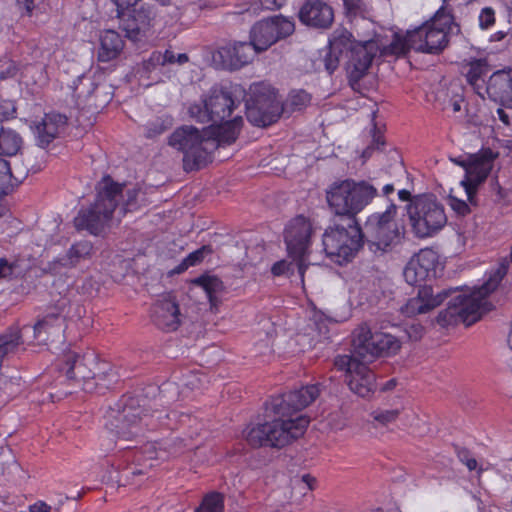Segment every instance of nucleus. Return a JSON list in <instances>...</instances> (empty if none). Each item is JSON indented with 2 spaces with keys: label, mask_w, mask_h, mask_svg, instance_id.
Instances as JSON below:
<instances>
[{
  "label": "nucleus",
  "mask_w": 512,
  "mask_h": 512,
  "mask_svg": "<svg viewBox=\"0 0 512 512\" xmlns=\"http://www.w3.org/2000/svg\"><path fill=\"white\" fill-rule=\"evenodd\" d=\"M151 316L154 324L163 331H175L181 324L179 305L170 293L163 295L152 306Z\"/></svg>",
  "instance_id": "obj_22"
},
{
  "label": "nucleus",
  "mask_w": 512,
  "mask_h": 512,
  "mask_svg": "<svg viewBox=\"0 0 512 512\" xmlns=\"http://www.w3.org/2000/svg\"><path fill=\"white\" fill-rule=\"evenodd\" d=\"M129 407H130V417H137L139 419H142V415L146 416V409H141L139 412H137V409L134 408L133 406V403H132V399L130 398V404H129Z\"/></svg>",
  "instance_id": "obj_56"
},
{
  "label": "nucleus",
  "mask_w": 512,
  "mask_h": 512,
  "mask_svg": "<svg viewBox=\"0 0 512 512\" xmlns=\"http://www.w3.org/2000/svg\"><path fill=\"white\" fill-rule=\"evenodd\" d=\"M194 285L201 287L211 305L218 302V295L223 290V282L216 276L202 275L192 281Z\"/></svg>",
  "instance_id": "obj_37"
},
{
  "label": "nucleus",
  "mask_w": 512,
  "mask_h": 512,
  "mask_svg": "<svg viewBox=\"0 0 512 512\" xmlns=\"http://www.w3.org/2000/svg\"><path fill=\"white\" fill-rule=\"evenodd\" d=\"M448 203L453 211H455L458 215H466L469 213L470 209L466 201L461 200L455 196H449Z\"/></svg>",
  "instance_id": "obj_48"
},
{
  "label": "nucleus",
  "mask_w": 512,
  "mask_h": 512,
  "mask_svg": "<svg viewBox=\"0 0 512 512\" xmlns=\"http://www.w3.org/2000/svg\"><path fill=\"white\" fill-rule=\"evenodd\" d=\"M377 195V188L366 180L344 179L327 188L326 201L333 214L352 221Z\"/></svg>",
  "instance_id": "obj_5"
},
{
  "label": "nucleus",
  "mask_w": 512,
  "mask_h": 512,
  "mask_svg": "<svg viewBox=\"0 0 512 512\" xmlns=\"http://www.w3.org/2000/svg\"><path fill=\"white\" fill-rule=\"evenodd\" d=\"M479 26L482 29H489L495 22L494 10L490 7H485L479 14Z\"/></svg>",
  "instance_id": "obj_47"
},
{
  "label": "nucleus",
  "mask_w": 512,
  "mask_h": 512,
  "mask_svg": "<svg viewBox=\"0 0 512 512\" xmlns=\"http://www.w3.org/2000/svg\"><path fill=\"white\" fill-rule=\"evenodd\" d=\"M354 355L363 361H370L380 356L395 354L401 347V343L390 333L375 331L363 324L354 333Z\"/></svg>",
  "instance_id": "obj_12"
},
{
  "label": "nucleus",
  "mask_w": 512,
  "mask_h": 512,
  "mask_svg": "<svg viewBox=\"0 0 512 512\" xmlns=\"http://www.w3.org/2000/svg\"><path fill=\"white\" fill-rule=\"evenodd\" d=\"M23 141L21 136L10 128H0V155L1 156H14L21 147Z\"/></svg>",
  "instance_id": "obj_35"
},
{
  "label": "nucleus",
  "mask_w": 512,
  "mask_h": 512,
  "mask_svg": "<svg viewBox=\"0 0 512 512\" xmlns=\"http://www.w3.org/2000/svg\"><path fill=\"white\" fill-rule=\"evenodd\" d=\"M374 133H373V141H372V146L379 149L380 147H382L384 145V139H383V136L376 132V126L374 125Z\"/></svg>",
  "instance_id": "obj_55"
},
{
  "label": "nucleus",
  "mask_w": 512,
  "mask_h": 512,
  "mask_svg": "<svg viewBox=\"0 0 512 512\" xmlns=\"http://www.w3.org/2000/svg\"><path fill=\"white\" fill-rule=\"evenodd\" d=\"M452 27V15L440 8L432 19L409 31L412 49L422 53H439L447 46Z\"/></svg>",
  "instance_id": "obj_11"
},
{
  "label": "nucleus",
  "mask_w": 512,
  "mask_h": 512,
  "mask_svg": "<svg viewBox=\"0 0 512 512\" xmlns=\"http://www.w3.org/2000/svg\"><path fill=\"white\" fill-rule=\"evenodd\" d=\"M439 262L438 253L432 248H424L415 253L403 270L405 281L412 286H422L421 283L436 277Z\"/></svg>",
  "instance_id": "obj_19"
},
{
  "label": "nucleus",
  "mask_w": 512,
  "mask_h": 512,
  "mask_svg": "<svg viewBox=\"0 0 512 512\" xmlns=\"http://www.w3.org/2000/svg\"><path fill=\"white\" fill-rule=\"evenodd\" d=\"M78 84L74 82V93L77 97L90 98L94 92L98 91V85L89 77L80 76L77 79Z\"/></svg>",
  "instance_id": "obj_39"
},
{
  "label": "nucleus",
  "mask_w": 512,
  "mask_h": 512,
  "mask_svg": "<svg viewBox=\"0 0 512 512\" xmlns=\"http://www.w3.org/2000/svg\"><path fill=\"white\" fill-rule=\"evenodd\" d=\"M189 61L186 53H174L171 49H166L164 52L154 51L151 53L149 59L144 63L146 70L150 71L158 66L166 65H183Z\"/></svg>",
  "instance_id": "obj_31"
},
{
  "label": "nucleus",
  "mask_w": 512,
  "mask_h": 512,
  "mask_svg": "<svg viewBox=\"0 0 512 512\" xmlns=\"http://www.w3.org/2000/svg\"><path fill=\"white\" fill-rule=\"evenodd\" d=\"M412 328H413V329L415 330V332H417V333H421V331H422V329H423L421 326H412Z\"/></svg>",
  "instance_id": "obj_64"
},
{
  "label": "nucleus",
  "mask_w": 512,
  "mask_h": 512,
  "mask_svg": "<svg viewBox=\"0 0 512 512\" xmlns=\"http://www.w3.org/2000/svg\"><path fill=\"white\" fill-rule=\"evenodd\" d=\"M412 232L417 238L433 237L447 223L443 205L432 195H418L406 206Z\"/></svg>",
  "instance_id": "obj_10"
},
{
  "label": "nucleus",
  "mask_w": 512,
  "mask_h": 512,
  "mask_svg": "<svg viewBox=\"0 0 512 512\" xmlns=\"http://www.w3.org/2000/svg\"><path fill=\"white\" fill-rule=\"evenodd\" d=\"M224 511V497L219 492H210L206 494L200 505L194 512H223Z\"/></svg>",
  "instance_id": "obj_38"
},
{
  "label": "nucleus",
  "mask_w": 512,
  "mask_h": 512,
  "mask_svg": "<svg viewBox=\"0 0 512 512\" xmlns=\"http://www.w3.org/2000/svg\"><path fill=\"white\" fill-rule=\"evenodd\" d=\"M225 0H199V6L203 7H216L222 4Z\"/></svg>",
  "instance_id": "obj_58"
},
{
  "label": "nucleus",
  "mask_w": 512,
  "mask_h": 512,
  "mask_svg": "<svg viewBox=\"0 0 512 512\" xmlns=\"http://www.w3.org/2000/svg\"><path fill=\"white\" fill-rule=\"evenodd\" d=\"M62 328V319L59 314H47L34 325V337L40 343H45L49 340L50 335L55 332H60Z\"/></svg>",
  "instance_id": "obj_32"
},
{
  "label": "nucleus",
  "mask_w": 512,
  "mask_h": 512,
  "mask_svg": "<svg viewBox=\"0 0 512 512\" xmlns=\"http://www.w3.org/2000/svg\"><path fill=\"white\" fill-rule=\"evenodd\" d=\"M254 99L246 102V116L250 123L265 127L276 122L281 114V106L268 86L263 83L251 86Z\"/></svg>",
  "instance_id": "obj_15"
},
{
  "label": "nucleus",
  "mask_w": 512,
  "mask_h": 512,
  "mask_svg": "<svg viewBox=\"0 0 512 512\" xmlns=\"http://www.w3.org/2000/svg\"><path fill=\"white\" fill-rule=\"evenodd\" d=\"M378 51L379 45L376 40L356 42L350 37L345 53L348 57L346 71L352 88H355L359 80L367 74Z\"/></svg>",
  "instance_id": "obj_17"
},
{
  "label": "nucleus",
  "mask_w": 512,
  "mask_h": 512,
  "mask_svg": "<svg viewBox=\"0 0 512 512\" xmlns=\"http://www.w3.org/2000/svg\"><path fill=\"white\" fill-rule=\"evenodd\" d=\"M41 1L42 0H17V5L20 9L25 10L27 14H30Z\"/></svg>",
  "instance_id": "obj_51"
},
{
  "label": "nucleus",
  "mask_w": 512,
  "mask_h": 512,
  "mask_svg": "<svg viewBox=\"0 0 512 512\" xmlns=\"http://www.w3.org/2000/svg\"><path fill=\"white\" fill-rule=\"evenodd\" d=\"M259 53L249 42H234L221 46L214 54L219 59L223 69L238 70L250 63L255 55Z\"/></svg>",
  "instance_id": "obj_21"
},
{
  "label": "nucleus",
  "mask_w": 512,
  "mask_h": 512,
  "mask_svg": "<svg viewBox=\"0 0 512 512\" xmlns=\"http://www.w3.org/2000/svg\"><path fill=\"white\" fill-rule=\"evenodd\" d=\"M117 6L118 14H124V10L128 8V0H112Z\"/></svg>",
  "instance_id": "obj_59"
},
{
  "label": "nucleus",
  "mask_w": 512,
  "mask_h": 512,
  "mask_svg": "<svg viewBox=\"0 0 512 512\" xmlns=\"http://www.w3.org/2000/svg\"><path fill=\"white\" fill-rule=\"evenodd\" d=\"M239 104L240 102L233 97L232 91L228 88L213 86L199 102L189 105L188 114L199 123L218 126L234 119L229 118Z\"/></svg>",
  "instance_id": "obj_9"
},
{
  "label": "nucleus",
  "mask_w": 512,
  "mask_h": 512,
  "mask_svg": "<svg viewBox=\"0 0 512 512\" xmlns=\"http://www.w3.org/2000/svg\"><path fill=\"white\" fill-rule=\"evenodd\" d=\"M13 273V265L5 258H0V278H7Z\"/></svg>",
  "instance_id": "obj_52"
},
{
  "label": "nucleus",
  "mask_w": 512,
  "mask_h": 512,
  "mask_svg": "<svg viewBox=\"0 0 512 512\" xmlns=\"http://www.w3.org/2000/svg\"><path fill=\"white\" fill-rule=\"evenodd\" d=\"M396 384H397L396 379L392 378V379L388 380L387 382H385L380 387V390L383 391V392L390 391V390L395 388Z\"/></svg>",
  "instance_id": "obj_60"
},
{
  "label": "nucleus",
  "mask_w": 512,
  "mask_h": 512,
  "mask_svg": "<svg viewBox=\"0 0 512 512\" xmlns=\"http://www.w3.org/2000/svg\"><path fill=\"white\" fill-rule=\"evenodd\" d=\"M394 191V186L393 184H386L383 186L382 188V192L384 195H389L390 193H392Z\"/></svg>",
  "instance_id": "obj_61"
},
{
  "label": "nucleus",
  "mask_w": 512,
  "mask_h": 512,
  "mask_svg": "<svg viewBox=\"0 0 512 512\" xmlns=\"http://www.w3.org/2000/svg\"><path fill=\"white\" fill-rule=\"evenodd\" d=\"M294 30L293 18L276 15L253 25L250 31V42L258 52H262L277 41L290 36Z\"/></svg>",
  "instance_id": "obj_16"
},
{
  "label": "nucleus",
  "mask_w": 512,
  "mask_h": 512,
  "mask_svg": "<svg viewBox=\"0 0 512 512\" xmlns=\"http://www.w3.org/2000/svg\"><path fill=\"white\" fill-rule=\"evenodd\" d=\"M318 384L302 386L288 393L273 397L270 401L271 411L278 416L270 422L248 425L243 435L253 447H284L301 437L308 425L305 415H293L309 406L319 396Z\"/></svg>",
  "instance_id": "obj_1"
},
{
  "label": "nucleus",
  "mask_w": 512,
  "mask_h": 512,
  "mask_svg": "<svg viewBox=\"0 0 512 512\" xmlns=\"http://www.w3.org/2000/svg\"><path fill=\"white\" fill-rule=\"evenodd\" d=\"M125 184L115 182L110 176H104L96 186L95 202L88 208L81 209L74 219L78 230H87L93 235H99L122 199Z\"/></svg>",
  "instance_id": "obj_6"
},
{
  "label": "nucleus",
  "mask_w": 512,
  "mask_h": 512,
  "mask_svg": "<svg viewBox=\"0 0 512 512\" xmlns=\"http://www.w3.org/2000/svg\"><path fill=\"white\" fill-rule=\"evenodd\" d=\"M17 66L13 61H7L0 69V80L12 78L17 74Z\"/></svg>",
  "instance_id": "obj_50"
},
{
  "label": "nucleus",
  "mask_w": 512,
  "mask_h": 512,
  "mask_svg": "<svg viewBox=\"0 0 512 512\" xmlns=\"http://www.w3.org/2000/svg\"><path fill=\"white\" fill-rule=\"evenodd\" d=\"M242 125L241 116H235L223 125H209L202 130L184 125L171 134L168 143L183 154L184 170L193 171L207 165L215 149L234 143Z\"/></svg>",
  "instance_id": "obj_2"
},
{
  "label": "nucleus",
  "mask_w": 512,
  "mask_h": 512,
  "mask_svg": "<svg viewBox=\"0 0 512 512\" xmlns=\"http://www.w3.org/2000/svg\"><path fill=\"white\" fill-rule=\"evenodd\" d=\"M486 94L507 108H512V68L495 71L488 79Z\"/></svg>",
  "instance_id": "obj_24"
},
{
  "label": "nucleus",
  "mask_w": 512,
  "mask_h": 512,
  "mask_svg": "<svg viewBox=\"0 0 512 512\" xmlns=\"http://www.w3.org/2000/svg\"><path fill=\"white\" fill-rule=\"evenodd\" d=\"M409 31L407 30L405 35H402L398 32L393 33V37L391 42L388 45L379 46V51L382 56H403L410 49H412Z\"/></svg>",
  "instance_id": "obj_34"
},
{
  "label": "nucleus",
  "mask_w": 512,
  "mask_h": 512,
  "mask_svg": "<svg viewBox=\"0 0 512 512\" xmlns=\"http://www.w3.org/2000/svg\"><path fill=\"white\" fill-rule=\"evenodd\" d=\"M334 18L332 8L323 1H307L299 11V19L302 23L316 27L327 28Z\"/></svg>",
  "instance_id": "obj_25"
},
{
  "label": "nucleus",
  "mask_w": 512,
  "mask_h": 512,
  "mask_svg": "<svg viewBox=\"0 0 512 512\" xmlns=\"http://www.w3.org/2000/svg\"><path fill=\"white\" fill-rule=\"evenodd\" d=\"M93 246L89 241H79L73 244L66 254L58 259V263L64 267H74L81 260L89 258Z\"/></svg>",
  "instance_id": "obj_33"
},
{
  "label": "nucleus",
  "mask_w": 512,
  "mask_h": 512,
  "mask_svg": "<svg viewBox=\"0 0 512 512\" xmlns=\"http://www.w3.org/2000/svg\"><path fill=\"white\" fill-rule=\"evenodd\" d=\"M285 0H260V5L266 10H275L281 8Z\"/></svg>",
  "instance_id": "obj_53"
},
{
  "label": "nucleus",
  "mask_w": 512,
  "mask_h": 512,
  "mask_svg": "<svg viewBox=\"0 0 512 512\" xmlns=\"http://www.w3.org/2000/svg\"><path fill=\"white\" fill-rule=\"evenodd\" d=\"M346 15L350 19L360 17L365 19L369 13L368 7L363 0H342Z\"/></svg>",
  "instance_id": "obj_40"
},
{
  "label": "nucleus",
  "mask_w": 512,
  "mask_h": 512,
  "mask_svg": "<svg viewBox=\"0 0 512 512\" xmlns=\"http://www.w3.org/2000/svg\"><path fill=\"white\" fill-rule=\"evenodd\" d=\"M210 252L211 249L209 246H202L201 248L191 252L179 265V270H184L197 265L204 259L205 254Z\"/></svg>",
  "instance_id": "obj_42"
},
{
  "label": "nucleus",
  "mask_w": 512,
  "mask_h": 512,
  "mask_svg": "<svg viewBox=\"0 0 512 512\" xmlns=\"http://www.w3.org/2000/svg\"><path fill=\"white\" fill-rule=\"evenodd\" d=\"M510 264H512V244L508 260L503 259L497 266L486 272L480 286H474L457 296L449 307L439 313L437 322L442 326L459 323L470 326L477 322L484 313L493 309L490 296L507 274Z\"/></svg>",
  "instance_id": "obj_3"
},
{
  "label": "nucleus",
  "mask_w": 512,
  "mask_h": 512,
  "mask_svg": "<svg viewBox=\"0 0 512 512\" xmlns=\"http://www.w3.org/2000/svg\"><path fill=\"white\" fill-rule=\"evenodd\" d=\"M489 71V64L484 58L474 59L469 62V69L466 73L467 81L482 98L486 94L485 89L488 82L486 77Z\"/></svg>",
  "instance_id": "obj_29"
},
{
  "label": "nucleus",
  "mask_w": 512,
  "mask_h": 512,
  "mask_svg": "<svg viewBox=\"0 0 512 512\" xmlns=\"http://www.w3.org/2000/svg\"><path fill=\"white\" fill-rule=\"evenodd\" d=\"M464 99L461 96H455L450 100V106L454 113H460L464 106Z\"/></svg>",
  "instance_id": "obj_54"
},
{
  "label": "nucleus",
  "mask_w": 512,
  "mask_h": 512,
  "mask_svg": "<svg viewBox=\"0 0 512 512\" xmlns=\"http://www.w3.org/2000/svg\"><path fill=\"white\" fill-rule=\"evenodd\" d=\"M459 461L463 463L469 471L476 470L478 467L477 460L472 456L471 452L466 448H456Z\"/></svg>",
  "instance_id": "obj_46"
},
{
  "label": "nucleus",
  "mask_w": 512,
  "mask_h": 512,
  "mask_svg": "<svg viewBox=\"0 0 512 512\" xmlns=\"http://www.w3.org/2000/svg\"><path fill=\"white\" fill-rule=\"evenodd\" d=\"M398 415V409L376 410L372 413L373 419L383 425H387L395 421Z\"/></svg>",
  "instance_id": "obj_44"
},
{
  "label": "nucleus",
  "mask_w": 512,
  "mask_h": 512,
  "mask_svg": "<svg viewBox=\"0 0 512 512\" xmlns=\"http://www.w3.org/2000/svg\"><path fill=\"white\" fill-rule=\"evenodd\" d=\"M67 125V117L60 113H47L40 122L34 125V134L38 146L45 148Z\"/></svg>",
  "instance_id": "obj_26"
},
{
  "label": "nucleus",
  "mask_w": 512,
  "mask_h": 512,
  "mask_svg": "<svg viewBox=\"0 0 512 512\" xmlns=\"http://www.w3.org/2000/svg\"><path fill=\"white\" fill-rule=\"evenodd\" d=\"M352 34L346 29H336L329 38V51L324 57V66L332 74L339 65V55H342L350 43Z\"/></svg>",
  "instance_id": "obj_27"
},
{
  "label": "nucleus",
  "mask_w": 512,
  "mask_h": 512,
  "mask_svg": "<svg viewBox=\"0 0 512 512\" xmlns=\"http://www.w3.org/2000/svg\"><path fill=\"white\" fill-rule=\"evenodd\" d=\"M398 198L399 200L401 201H404V202H411L413 201L412 199V195H411V192L407 189H401L398 191Z\"/></svg>",
  "instance_id": "obj_57"
},
{
  "label": "nucleus",
  "mask_w": 512,
  "mask_h": 512,
  "mask_svg": "<svg viewBox=\"0 0 512 512\" xmlns=\"http://www.w3.org/2000/svg\"><path fill=\"white\" fill-rule=\"evenodd\" d=\"M397 209V205L390 202L385 211L367 217L365 228L369 236L368 248L374 254L391 252L401 245L405 231L395 221Z\"/></svg>",
  "instance_id": "obj_8"
},
{
  "label": "nucleus",
  "mask_w": 512,
  "mask_h": 512,
  "mask_svg": "<svg viewBox=\"0 0 512 512\" xmlns=\"http://www.w3.org/2000/svg\"><path fill=\"white\" fill-rule=\"evenodd\" d=\"M139 1H130V44L136 50L146 49L154 37L155 12L146 3L138 4Z\"/></svg>",
  "instance_id": "obj_18"
},
{
  "label": "nucleus",
  "mask_w": 512,
  "mask_h": 512,
  "mask_svg": "<svg viewBox=\"0 0 512 512\" xmlns=\"http://www.w3.org/2000/svg\"><path fill=\"white\" fill-rule=\"evenodd\" d=\"M27 173L20 176L13 175L10 163L0 157V199L9 194L14 185H19L26 177Z\"/></svg>",
  "instance_id": "obj_36"
},
{
  "label": "nucleus",
  "mask_w": 512,
  "mask_h": 512,
  "mask_svg": "<svg viewBox=\"0 0 512 512\" xmlns=\"http://www.w3.org/2000/svg\"><path fill=\"white\" fill-rule=\"evenodd\" d=\"M127 406L128 399L122 397L113 406H110L104 415L105 427L116 436L125 435L128 429Z\"/></svg>",
  "instance_id": "obj_28"
},
{
  "label": "nucleus",
  "mask_w": 512,
  "mask_h": 512,
  "mask_svg": "<svg viewBox=\"0 0 512 512\" xmlns=\"http://www.w3.org/2000/svg\"><path fill=\"white\" fill-rule=\"evenodd\" d=\"M355 355H339L335 358L338 370L345 371L350 390L360 397H369L377 389L374 372Z\"/></svg>",
  "instance_id": "obj_14"
},
{
  "label": "nucleus",
  "mask_w": 512,
  "mask_h": 512,
  "mask_svg": "<svg viewBox=\"0 0 512 512\" xmlns=\"http://www.w3.org/2000/svg\"><path fill=\"white\" fill-rule=\"evenodd\" d=\"M123 47L124 41L117 32L113 30L105 31L100 37L98 60L101 62H108L116 58Z\"/></svg>",
  "instance_id": "obj_30"
},
{
  "label": "nucleus",
  "mask_w": 512,
  "mask_h": 512,
  "mask_svg": "<svg viewBox=\"0 0 512 512\" xmlns=\"http://www.w3.org/2000/svg\"><path fill=\"white\" fill-rule=\"evenodd\" d=\"M201 374L195 372H189L184 376L182 385L190 388L191 390L200 389L202 387Z\"/></svg>",
  "instance_id": "obj_49"
},
{
  "label": "nucleus",
  "mask_w": 512,
  "mask_h": 512,
  "mask_svg": "<svg viewBox=\"0 0 512 512\" xmlns=\"http://www.w3.org/2000/svg\"><path fill=\"white\" fill-rule=\"evenodd\" d=\"M61 371L74 386L88 393H102L117 381V373L110 364L100 361L92 352L79 355L69 351L64 355Z\"/></svg>",
  "instance_id": "obj_4"
},
{
  "label": "nucleus",
  "mask_w": 512,
  "mask_h": 512,
  "mask_svg": "<svg viewBox=\"0 0 512 512\" xmlns=\"http://www.w3.org/2000/svg\"><path fill=\"white\" fill-rule=\"evenodd\" d=\"M316 479L312 477L310 474H304L300 478H295L292 480V490L293 493L298 492L300 497L305 496L309 491H312L315 487ZM299 499H295L298 501Z\"/></svg>",
  "instance_id": "obj_41"
},
{
  "label": "nucleus",
  "mask_w": 512,
  "mask_h": 512,
  "mask_svg": "<svg viewBox=\"0 0 512 512\" xmlns=\"http://www.w3.org/2000/svg\"><path fill=\"white\" fill-rule=\"evenodd\" d=\"M294 265L285 259L275 262L271 267V273L275 277L288 276L293 273Z\"/></svg>",
  "instance_id": "obj_45"
},
{
  "label": "nucleus",
  "mask_w": 512,
  "mask_h": 512,
  "mask_svg": "<svg viewBox=\"0 0 512 512\" xmlns=\"http://www.w3.org/2000/svg\"><path fill=\"white\" fill-rule=\"evenodd\" d=\"M470 289L469 287L465 289L459 290V288L455 289H444L436 294H434L431 286L423 285L419 286V290L416 296L410 298L406 304L401 308V311L404 315L408 317H414L420 314H426L436 307H438L452 292H456L457 295L454 296L449 304L454 302L455 298L459 296L464 291Z\"/></svg>",
  "instance_id": "obj_20"
},
{
  "label": "nucleus",
  "mask_w": 512,
  "mask_h": 512,
  "mask_svg": "<svg viewBox=\"0 0 512 512\" xmlns=\"http://www.w3.org/2000/svg\"><path fill=\"white\" fill-rule=\"evenodd\" d=\"M311 100V96L304 90L292 91L289 95L290 105L294 110H302Z\"/></svg>",
  "instance_id": "obj_43"
},
{
  "label": "nucleus",
  "mask_w": 512,
  "mask_h": 512,
  "mask_svg": "<svg viewBox=\"0 0 512 512\" xmlns=\"http://www.w3.org/2000/svg\"><path fill=\"white\" fill-rule=\"evenodd\" d=\"M312 233L313 227L311 222L302 215L292 218L286 224L283 232L284 242L289 256L298 261L297 268L302 283L304 282V273L307 267L303 263V258L308 253L311 246Z\"/></svg>",
  "instance_id": "obj_13"
},
{
  "label": "nucleus",
  "mask_w": 512,
  "mask_h": 512,
  "mask_svg": "<svg viewBox=\"0 0 512 512\" xmlns=\"http://www.w3.org/2000/svg\"><path fill=\"white\" fill-rule=\"evenodd\" d=\"M323 250L332 262L344 265L352 261L364 245V234L358 220L328 226L322 235Z\"/></svg>",
  "instance_id": "obj_7"
},
{
  "label": "nucleus",
  "mask_w": 512,
  "mask_h": 512,
  "mask_svg": "<svg viewBox=\"0 0 512 512\" xmlns=\"http://www.w3.org/2000/svg\"><path fill=\"white\" fill-rule=\"evenodd\" d=\"M455 162L465 170V176L460 183L464 188L467 199L470 203H473L478 186L484 182L489 175L490 165L488 162L479 159H472L468 162L455 160Z\"/></svg>",
  "instance_id": "obj_23"
},
{
  "label": "nucleus",
  "mask_w": 512,
  "mask_h": 512,
  "mask_svg": "<svg viewBox=\"0 0 512 512\" xmlns=\"http://www.w3.org/2000/svg\"><path fill=\"white\" fill-rule=\"evenodd\" d=\"M508 344L512 350V327H511V330H510V333H509V336H508Z\"/></svg>",
  "instance_id": "obj_63"
},
{
  "label": "nucleus",
  "mask_w": 512,
  "mask_h": 512,
  "mask_svg": "<svg viewBox=\"0 0 512 512\" xmlns=\"http://www.w3.org/2000/svg\"><path fill=\"white\" fill-rule=\"evenodd\" d=\"M497 112H498L500 120L503 123L508 124L509 123L508 116L504 113V111L502 109H498Z\"/></svg>",
  "instance_id": "obj_62"
}]
</instances>
